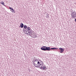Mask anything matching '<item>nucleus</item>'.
Instances as JSON below:
<instances>
[{
    "instance_id": "9",
    "label": "nucleus",
    "mask_w": 76,
    "mask_h": 76,
    "mask_svg": "<svg viewBox=\"0 0 76 76\" xmlns=\"http://www.w3.org/2000/svg\"><path fill=\"white\" fill-rule=\"evenodd\" d=\"M38 62H33V63L34 65H36L37 64H38Z\"/></svg>"
},
{
    "instance_id": "7",
    "label": "nucleus",
    "mask_w": 76,
    "mask_h": 76,
    "mask_svg": "<svg viewBox=\"0 0 76 76\" xmlns=\"http://www.w3.org/2000/svg\"><path fill=\"white\" fill-rule=\"evenodd\" d=\"M23 26H24V25L23 23H21L20 24V26L19 27H20L21 28H23Z\"/></svg>"
},
{
    "instance_id": "1",
    "label": "nucleus",
    "mask_w": 76,
    "mask_h": 76,
    "mask_svg": "<svg viewBox=\"0 0 76 76\" xmlns=\"http://www.w3.org/2000/svg\"><path fill=\"white\" fill-rule=\"evenodd\" d=\"M24 28L26 30L24 31V33L26 35H29V32L31 30V28L29 27H27L26 25H24Z\"/></svg>"
},
{
    "instance_id": "18",
    "label": "nucleus",
    "mask_w": 76,
    "mask_h": 76,
    "mask_svg": "<svg viewBox=\"0 0 76 76\" xmlns=\"http://www.w3.org/2000/svg\"><path fill=\"white\" fill-rule=\"evenodd\" d=\"M35 59L34 58L33 59V62H34V61H35Z\"/></svg>"
},
{
    "instance_id": "2",
    "label": "nucleus",
    "mask_w": 76,
    "mask_h": 76,
    "mask_svg": "<svg viewBox=\"0 0 76 76\" xmlns=\"http://www.w3.org/2000/svg\"><path fill=\"white\" fill-rule=\"evenodd\" d=\"M50 48V47H47L44 46L41 48V50L43 51H50L51 50Z\"/></svg>"
},
{
    "instance_id": "10",
    "label": "nucleus",
    "mask_w": 76,
    "mask_h": 76,
    "mask_svg": "<svg viewBox=\"0 0 76 76\" xmlns=\"http://www.w3.org/2000/svg\"><path fill=\"white\" fill-rule=\"evenodd\" d=\"M51 50H58V48H51Z\"/></svg>"
},
{
    "instance_id": "16",
    "label": "nucleus",
    "mask_w": 76,
    "mask_h": 76,
    "mask_svg": "<svg viewBox=\"0 0 76 76\" xmlns=\"http://www.w3.org/2000/svg\"><path fill=\"white\" fill-rule=\"evenodd\" d=\"M35 61L36 62H38V59H36L35 60V61H34V62H35Z\"/></svg>"
},
{
    "instance_id": "8",
    "label": "nucleus",
    "mask_w": 76,
    "mask_h": 76,
    "mask_svg": "<svg viewBox=\"0 0 76 76\" xmlns=\"http://www.w3.org/2000/svg\"><path fill=\"white\" fill-rule=\"evenodd\" d=\"M42 69L44 70H47V67L45 66H44L42 67Z\"/></svg>"
},
{
    "instance_id": "6",
    "label": "nucleus",
    "mask_w": 76,
    "mask_h": 76,
    "mask_svg": "<svg viewBox=\"0 0 76 76\" xmlns=\"http://www.w3.org/2000/svg\"><path fill=\"white\" fill-rule=\"evenodd\" d=\"M59 50H60V53H63V52H64V49H63V48H59Z\"/></svg>"
},
{
    "instance_id": "13",
    "label": "nucleus",
    "mask_w": 76,
    "mask_h": 76,
    "mask_svg": "<svg viewBox=\"0 0 76 76\" xmlns=\"http://www.w3.org/2000/svg\"><path fill=\"white\" fill-rule=\"evenodd\" d=\"M11 11V12H12V13H15V12H15V10H14L13 9L12 10H10Z\"/></svg>"
},
{
    "instance_id": "4",
    "label": "nucleus",
    "mask_w": 76,
    "mask_h": 76,
    "mask_svg": "<svg viewBox=\"0 0 76 76\" xmlns=\"http://www.w3.org/2000/svg\"><path fill=\"white\" fill-rule=\"evenodd\" d=\"M29 35H32V36L34 38H37V34H35V33L34 32V31H32V30L29 32Z\"/></svg>"
},
{
    "instance_id": "11",
    "label": "nucleus",
    "mask_w": 76,
    "mask_h": 76,
    "mask_svg": "<svg viewBox=\"0 0 76 76\" xmlns=\"http://www.w3.org/2000/svg\"><path fill=\"white\" fill-rule=\"evenodd\" d=\"M1 3L2 4L3 6H6V5L4 4V2H3V1L1 2Z\"/></svg>"
},
{
    "instance_id": "12",
    "label": "nucleus",
    "mask_w": 76,
    "mask_h": 76,
    "mask_svg": "<svg viewBox=\"0 0 76 76\" xmlns=\"http://www.w3.org/2000/svg\"><path fill=\"white\" fill-rule=\"evenodd\" d=\"M34 66H35V67H38V66H39L38 64H37L36 65H34Z\"/></svg>"
},
{
    "instance_id": "5",
    "label": "nucleus",
    "mask_w": 76,
    "mask_h": 76,
    "mask_svg": "<svg viewBox=\"0 0 76 76\" xmlns=\"http://www.w3.org/2000/svg\"><path fill=\"white\" fill-rule=\"evenodd\" d=\"M38 64L39 65V66H43V62L41 61L40 62H39V61H38Z\"/></svg>"
},
{
    "instance_id": "15",
    "label": "nucleus",
    "mask_w": 76,
    "mask_h": 76,
    "mask_svg": "<svg viewBox=\"0 0 76 76\" xmlns=\"http://www.w3.org/2000/svg\"><path fill=\"white\" fill-rule=\"evenodd\" d=\"M9 9H11V10H13V8L10 7H9Z\"/></svg>"
},
{
    "instance_id": "14",
    "label": "nucleus",
    "mask_w": 76,
    "mask_h": 76,
    "mask_svg": "<svg viewBox=\"0 0 76 76\" xmlns=\"http://www.w3.org/2000/svg\"><path fill=\"white\" fill-rule=\"evenodd\" d=\"M46 17H47V18H49V15H48V14H47L46 15Z\"/></svg>"
},
{
    "instance_id": "3",
    "label": "nucleus",
    "mask_w": 76,
    "mask_h": 76,
    "mask_svg": "<svg viewBox=\"0 0 76 76\" xmlns=\"http://www.w3.org/2000/svg\"><path fill=\"white\" fill-rule=\"evenodd\" d=\"M71 15L72 18L75 19V21L76 22V18H76V12L75 11L71 12Z\"/></svg>"
},
{
    "instance_id": "19",
    "label": "nucleus",
    "mask_w": 76,
    "mask_h": 76,
    "mask_svg": "<svg viewBox=\"0 0 76 76\" xmlns=\"http://www.w3.org/2000/svg\"><path fill=\"white\" fill-rule=\"evenodd\" d=\"M23 31H24V29H23Z\"/></svg>"
},
{
    "instance_id": "17",
    "label": "nucleus",
    "mask_w": 76,
    "mask_h": 76,
    "mask_svg": "<svg viewBox=\"0 0 76 76\" xmlns=\"http://www.w3.org/2000/svg\"><path fill=\"white\" fill-rule=\"evenodd\" d=\"M40 69H41L42 70V66L40 68Z\"/></svg>"
}]
</instances>
